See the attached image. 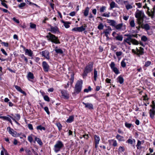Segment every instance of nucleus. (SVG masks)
Returning a JSON list of instances; mask_svg holds the SVG:
<instances>
[{
    "label": "nucleus",
    "instance_id": "27",
    "mask_svg": "<svg viewBox=\"0 0 155 155\" xmlns=\"http://www.w3.org/2000/svg\"><path fill=\"white\" fill-rule=\"evenodd\" d=\"M117 36L115 37V38L117 40L121 41L123 40V37L122 35L117 34Z\"/></svg>",
    "mask_w": 155,
    "mask_h": 155
},
{
    "label": "nucleus",
    "instance_id": "23",
    "mask_svg": "<svg viewBox=\"0 0 155 155\" xmlns=\"http://www.w3.org/2000/svg\"><path fill=\"white\" fill-rule=\"evenodd\" d=\"M131 137H130V138L126 141V142L129 144L132 145L134 143H135V140L134 139L130 138Z\"/></svg>",
    "mask_w": 155,
    "mask_h": 155
},
{
    "label": "nucleus",
    "instance_id": "21",
    "mask_svg": "<svg viewBox=\"0 0 155 155\" xmlns=\"http://www.w3.org/2000/svg\"><path fill=\"white\" fill-rule=\"evenodd\" d=\"M35 141H34V143H35V141H36L37 143L40 145L41 146L43 144V143L41 140L39 138H38L37 137L34 136Z\"/></svg>",
    "mask_w": 155,
    "mask_h": 155
},
{
    "label": "nucleus",
    "instance_id": "44",
    "mask_svg": "<svg viewBox=\"0 0 155 155\" xmlns=\"http://www.w3.org/2000/svg\"><path fill=\"white\" fill-rule=\"evenodd\" d=\"M56 125L57 126V127H58V130H61L62 127V126L61 124H60L59 123H57L56 124Z\"/></svg>",
    "mask_w": 155,
    "mask_h": 155
},
{
    "label": "nucleus",
    "instance_id": "54",
    "mask_svg": "<svg viewBox=\"0 0 155 155\" xmlns=\"http://www.w3.org/2000/svg\"><path fill=\"white\" fill-rule=\"evenodd\" d=\"M110 13L109 12L108 13H105L103 14L102 16L103 17H109L110 16Z\"/></svg>",
    "mask_w": 155,
    "mask_h": 155
},
{
    "label": "nucleus",
    "instance_id": "9",
    "mask_svg": "<svg viewBox=\"0 0 155 155\" xmlns=\"http://www.w3.org/2000/svg\"><path fill=\"white\" fill-rule=\"evenodd\" d=\"M115 28L118 30H124L125 29V25H124L123 23H120L115 25L114 26Z\"/></svg>",
    "mask_w": 155,
    "mask_h": 155
},
{
    "label": "nucleus",
    "instance_id": "42",
    "mask_svg": "<svg viewBox=\"0 0 155 155\" xmlns=\"http://www.w3.org/2000/svg\"><path fill=\"white\" fill-rule=\"evenodd\" d=\"M141 144V141L139 140H138L137 144L136 145V146L137 147V148L138 149H140Z\"/></svg>",
    "mask_w": 155,
    "mask_h": 155
},
{
    "label": "nucleus",
    "instance_id": "57",
    "mask_svg": "<svg viewBox=\"0 0 155 155\" xmlns=\"http://www.w3.org/2000/svg\"><path fill=\"white\" fill-rule=\"evenodd\" d=\"M151 64V61H147L145 63L144 66L146 67H147L148 66H149V65H150V64Z\"/></svg>",
    "mask_w": 155,
    "mask_h": 155
},
{
    "label": "nucleus",
    "instance_id": "25",
    "mask_svg": "<svg viewBox=\"0 0 155 155\" xmlns=\"http://www.w3.org/2000/svg\"><path fill=\"white\" fill-rule=\"evenodd\" d=\"M94 142L97 144H99L100 140V138L99 136L96 135H94Z\"/></svg>",
    "mask_w": 155,
    "mask_h": 155
},
{
    "label": "nucleus",
    "instance_id": "4",
    "mask_svg": "<svg viewBox=\"0 0 155 155\" xmlns=\"http://www.w3.org/2000/svg\"><path fill=\"white\" fill-rule=\"evenodd\" d=\"M93 64L92 62H89L85 68L83 76H86L87 74L93 70Z\"/></svg>",
    "mask_w": 155,
    "mask_h": 155
},
{
    "label": "nucleus",
    "instance_id": "18",
    "mask_svg": "<svg viewBox=\"0 0 155 155\" xmlns=\"http://www.w3.org/2000/svg\"><path fill=\"white\" fill-rule=\"evenodd\" d=\"M151 13L150 12L148 11L147 13L149 16L151 17L152 18H153L155 13V5L154 6L152 10H151Z\"/></svg>",
    "mask_w": 155,
    "mask_h": 155
},
{
    "label": "nucleus",
    "instance_id": "60",
    "mask_svg": "<svg viewBox=\"0 0 155 155\" xmlns=\"http://www.w3.org/2000/svg\"><path fill=\"white\" fill-rule=\"evenodd\" d=\"M69 23L68 22H64V25L66 28H68L70 27V25H69Z\"/></svg>",
    "mask_w": 155,
    "mask_h": 155
},
{
    "label": "nucleus",
    "instance_id": "31",
    "mask_svg": "<svg viewBox=\"0 0 155 155\" xmlns=\"http://www.w3.org/2000/svg\"><path fill=\"white\" fill-rule=\"evenodd\" d=\"M116 137L118 140L119 141H124V137H122L119 134H117V135Z\"/></svg>",
    "mask_w": 155,
    "mask_h": 155
},
{
    "label": "nucleus",
    "instance_id": "29",
    "mask_svg": "<svg viewBox=\"0 0 155 155\" xmlns=\"http://www.w3.org/2000/svg\"><path fill=\"white\" fill-rule=\"evenodd\" d=\"M150 116L152 118H153L155 114V110H154L151 109L150 110Z\"/></svg>",
    "mask_w": 155,
    "mask_h": 155
},
{
    "label": "nucleus",
    "instance_id": "48",
    "mask_svg": "<svg viewBox=\"0 0 155 155\" xmlns=\"http://www.w3.org/2000/svg\"><path fill=\"white\" fill-rule=\"evenodd\" d=\"M30 27L32 29L36 28V25L35 24L31 22L30 23Z\"/></svg>",
    "mask_w": 155,
    "mask_h": 155
},
{
    "label": "nucleus",
    "instance_id": "52",
    "mask_svg": "<svg viewBox=\"0 0 155 155\" xmlns=\"http://www.w3.org/2000/svg\"><path fill=\"white\" fill-rule=\"evenodd\" d=\"M104 28V25L102 23H100L97 26V28L99 30H102Z\"/></svg>",
    "mask_w": 155,
    "mask_h": 155
},
{
    "label": "nucleus",
    "instance_id": "6",
    "mask_svg": "<svg viewBox=\"0 0 155 155\" xmlns=\"http://www.w3.org/2000/svg\"><path fill=\"white\" fill-rule=\"evenodd\" d=\"M139 49L137 48H136V51L134 49L132 50V51L135 54H137L139 57L144 54V49L141 47H140Z\"/></svg>",
    "mask_w": 155,
    "mask_h": 155
},
{
    "label": "nucleus",
    "instance_id": "20",
    "mask_svg": "<svg viewBox=\"0 0 155 155\" xmlns=\"http://www.w3.org/2000/svg\"><path fill=\"white\" fill-rule=\"evenodd\" d=\"M125 36H127L128 37L124 40V42L127 43L130 41H131L132 39V36L130 35H125Z\"/></svg>",
    "mask_w": 155,
    "mask_h": 155
},
{
    "label": "nucleus",
    "instance_id": "61",
    "mask_svg": "<svg viewBox=\"0 0 155 155\" xmlns=\"http://www.w3.org/2000/svg\"><path fill=\"white\" fill-rule=\"evenodd\" d=\"M152 105H151L152 107L151 109L154 110L155 109V103L154 101H152Z\"/></svg>",
    "mask_w": 155,
    "mask_h": 155
},
{
    "label": "nucleus",
    "instance_id": "10",
    "mask_svg": "<svg viewBox=\"0 0 155 155\" xmlns=\"http://www.w3.org/2000/svg\"><path fill=\"white\" fill-rule=\"evenodd\" d=\"M42 65L44 71L46 72L48 71L49 69V66L47 63L45 61H43Z\"/></svg>",
    "mask_w": 155,
    "mask_h": 155
},
{
    "label": "nucleus",
    "instance_id": "17",
    "mask_svg": "<svg viewBox=\"0 0 155 155\" xmlns=\"http://www.w3.org/2000/svg\"><path fill=\"white\" fill-rule=\"evenodd\" d=\"M61 93L62 94L61 96L63 98L65 99H68L69 98V94L66 91H61Z\"/></svg>",
    "mask_w": 155,
    "mask_h": 155
},
{
    "label": "nucleus",
    "instance_id": "24",
    "mask_svg": "<svg viewBox=\"0 0 155 155\" xmlns=\"http://www.w3.org/2000/svg\"><path fill=\"white\" fill-rule=\"evenodd\" d=\"M109 142L110 143H112V145L114 147H116L117 145V141L114 140H109Z\"/></svg>",
    "mask_w": 155,
    "mask_h": 155
},
{
    "label": "nucleus",
    "instance_id": "26",
    "mask_svg": "<svg viewBox=\"0 0 155 155\" xmlns=\"http://www.w3.org/2000/svg\"><path fill=\"white\" fill-rule=\"evenodd\" d=\"M89 9V8L88 7H87L85 8L84 12V15L86 17L88 15Z\"/></svg>",
    "mask_w": 155,
    "mask_h": 155
},
{
    "label": "nucleus",
    "instance_id": "16",
    "mask_svg": "<svg viewBox=\"0 0 155 155\" xmlns=\"http://www.w3.org/2000/svg\"><path fill=\"white\" fill-rule=\"evenodd\" d=\"M50 31L54 34L59 32V29L57 27H53L51 26Z\"/></svg>",
    "mask_w": 155,
    "mask_h": 155
},
{
    "label": "nucleus",
    "instance_id": "22",
    "mask_svg": "<svg viewBox=\"0 0 155 155\" xmlns=\"http://www.w3.org/2000/svg\"><path fill=\"white\" fill-rule=\"evenodd\" d=\"M25 54L28 55L29 56L31 57L33 54V52L31 50L26 49L25 50Z\"/></svg>",
    "mask_w": 155,
    "mask_h": 155
},
{
    "label": "nucleus",
    "instance_id": "15",
    "mask_svg": "<svg viewBox=\"0 0 155 155\" xmlns=\"http://www.w3.org/2000/svg\"><path fill=\"white\" fill-rule=\"evenodd\" d=\"M82 103L85 105V108H87L89 109H93L94 107L93 104L90 103H85L84 102H83Z\"/></svg>",
    "mask_w": 155,
    "mask_h": 155
},
{
    "label": "nucleus",
    "instance_id": "64",
    "mask_svg": "<svg viewBox=\"0 0 155 155\" xmlns=\"http://www.w3.org/2000/svg\"><path fill=\"white\" fill-rule=\"evenodd\" d=\"M26 4L24 3H21L19 5L18 7L20 8H21L22 7L25 6V5Z\"/></svg>",
    "mask_w": 155,
    "mask_h": 155
},
{
    "label": "nucleus",
    "instance_id": "34",
    "mask_svg": "<svg viewBox=\"0 0 155 155\" xmlns=\"http://www.w3.org/2000/svg\"><path fill=\"white\" fill-rule=\"evenodd\" d=\"M133 4V3H132L131 4H130L128 3V4L126 5L125 7H126V9L127 10H128L132 8H133V7L132 5Z\"/></svg>",
    "mask_w": 155,
    "mask_h": 155
},
{
    "label": "nucleus",
    "instance_id": "56",
    "mask_svg": "<svg viewBox=\"0 0 155 155\" xmlns=\"http://www.w3.org/2000/svg\"><path fill=\"white\" fill-rule=\"evenodd\" d=\"M106 7L105 6H103L101 7L100 9V12H104V10L106 9Z\"/></svg>",
    "mask_w": 155,
    "mask_h": 155
},
{
    "label": "nucleus",
    "instance_id": "7",
    "mask_svg": "<svg viewBox=\"0 0 155 155\" xmlns=\"http://www.w3.org/2000/svg\"><path fill=\"white\" fill-rule=\"evenodd\" d=\"M85 25L84 27L82 26L80 27H75L73 28L72 29V31H78L79 32H82L86 29V28L87 27V25Z\"/></svg>",
    "mask_w": 155,
    "mask_h": 155
},
{
    "label": "nucleus",
    "instance_id": "58",
    "mask_svg": "<svg viewBox=\"0 0 155 155\" xmlns=\"http://www.w3.org/2000/svg\"><path fill=\"white\" fill-rule=\"evenodd\" d=\"M118 150L120 152H124V147L120 146L118 148Z\"/></svg>",
    "mask_w": 155,
    "mask_h": 155
},
{
    "label": "nucleus",
    "instance_id": "62",
    "mask_svg": "<svg viewBox=\"0 0 155 155\" xmlns=\"http://www.w3.org/2000/svg\"><path fill=\"white\" fill-rule=\"evenodd\" d=\"M15 89L18 91L20 92L21 91L22 89L20 87L17 85H15Z\"/></svg>",
    "mask_w": 155,
    "mask_h": 155
},
{
    "label": "nucleus",
    "instance_id": "51",
    "mask_svg": "<svg viewBox=\"0 0 155 155\" xmlns=\"http://www.w3.org/2000/svg\"><path fill=\"white\" fill-rule=\"evenodd\" d=\"M121 66L123 68H124L126 66V64L124 61V60H123L121 63Z\"/></svg>",
    "mask_w": 155,
    "mask_h": 155
},
{
    "label": "nucleus",
    "instance_id": "45",
    "mask_svg": "<svg viewBox=\"0 0 155 155\" xmlns=\"http://www.w3.org/2000/svg\"><path fill=\"white\" fill-rule=\"evenodd\" d=\"M32 136H34L31 134V135L28 136V140L31 143H32L33 141V138L32 137Z\"/></svg>",
    "mask_w": 155,
    "mask_h": 155
},
{
    "label": "nucleus",
    "instance_id": "40",
    "mask_svg": "<svg viewBox=\"0 0 155 155\" xmlns=\"http://www.w3.org/2000/svg\"><path fill=\"white\" fill-rule=\"evenodd\" d=\"M55 51L57 53H59L62 54L63 53V51L61 49H55Z\"/></svg>",
    "mask_w": 155,
    "mask_h": 155
},
{
    "label": "nucleus",
    "instance_id": "37",
    "mask_svg": "<svg viewBox=\"0 0 155 155\" xmlns=\"http://www.w3.org/2000/svg\"><path fill=\"white\" fill-rule=\"evenodd\" d=\"M36 128L37 130H45V128L44 127H42L41 125L37 126Z\"/></svg>",
    "mask_w": 155,
    "mask_h": 155
},
{
    "label": "nucleus",
    "instance_id": "46",
    "mask_svg": "<svg viewBox=\"0 0 155 155\" xmlns=\"http://www.w3.org/2000/svg\"><path fill=\"white\" fill-rule=\"evenodd\" d=\"M6 2V1L5 0H4L3 1H2L1 2V4L4 7H5L6 8H8V6L7 4L4 3V2Z\"/></svg>",
    "mask_w": 155,
    "mask_h": 155
},
{
    "label": "nucleus",
    "instance_id": "53",
    "mask_svg": "<svg viewBox=\"0 0 155 155\" xmlns=\"http://www.w3.org/2000/svg\"><path fill=\"white\" fill-rule=\"evenodd\" d=\"M71 80V85L72 83H73L74 80V74H72L71 75V78L70 79Z\"/></svg>",
    "mask_w": 155,
    "mask_h": 155
},
{
    "label": "nucleus",
    "instance_id": "43",
    "mask_svg": "<svg viewBox=\"0 0 155 155\" xmlns=\"http://www.w3.org/2000/svg\"><path fill=\"white\" fill-rule=\"evenodd\" d=\"M130 26L132 27H134L135 26V23L134 20L131 21L130 22Z\"/></svg>",
    "mask_w": 155,
    "mask_h": 155
},
{
    "label": "nucleus",
    "instance_id": "47",
    "mask_svg": "<svg viewBox=\"0 0 155 155\" xmlns=\"http://www.w3.org/2000/svg\"><path fill=\"white\" fill-rule=\"evenodd\" d=\"M25 151L27 155H33L32 153L30 150L26 149L25 150Z\"/></svg>",
    "mask_w": 155,
    "mask_h": 155
},
{
    "label": "nucleus",
    "instance_id": "8",
    "mask_svg": "<svg viewBox=\"0 0 155 155\" xmlns=\"http://www.w3.org/2000/svg\"><path fill=\"white\" fill-rule=\"evenodd\" d=\"M110 66L113 71L117 74L119 73V71L117 68L115 67V64L113 62H112L110 65Z\"/></svg>",
    "mask_w": 155,
    "mask_h": 155
},
{
    "label": "nucleus",
    "instance_id": "14",
    "mask_svg": "<svg viewBox=\"0 0 155 155\" xmlns=\"http://www.w3.org/2000/svg\"><path fill=\"white\" fill-rule=\"evenodd\" d=\"M41 54L43 56L48 59H49V52L46 50L43 51L41 52Z\"/></svg>",
    "mask_w": 155,
    "mask_h": 155
},
{
    "label": "nucleus",
    "instance_id": "2",
    "mask_svg": "<svg viewBox=\"0 0 155 155\" xmlns=\"http://www.w3.org/2000/svg\"><path fill=\"white\" fill-rule=\"evenodd\" d=\"M48 40L51 42L56 44H59L60 43L58 37H56L55 35L49 32L48 35L46 36Z\"/></svg>",
    "mask_w": 155,
    "mask_h": 155
},
{
    "label": "nucleus",
    "instance_id": "35",
    "mask_svg": "<svg viewBox=\"0 0 155 155\" xmlns=\"http://www.w3.org/2000/svg\"><path fill=\"white\" fill-rule=\"evenodd\" d=\"M118 81L120 84L123 83L124 81V79L122 77L119 76L117 78Z\"/></svg>",
    "mask_w": 155,
    "mask_h": 155
},
{
    "label": "nucleus",
    "instance_id": "50",
    "mask_svg": "<svg viewBox=\"0 0 155 155\" xmlns=\"http://www.w3.org/2000/svg\"><path fill=\"white\" fill-rule=\"evenodd\" d=\"M125 126L127 128H130L132 125V124L130 123H128L127 122H126L125 123Z\"/></svg>",
    "mask_w": 155,
    "mask_h": 155
},
{
    "label": "nucleus",
    "instance_id": "11",
    "mask_svg": "<svg viewBox=\"0 0 155 155\" xmlns=\"http://www.w3.org/2000/svg\"><path fill=\"white\" fill-rule=\"evenodd\" d=\"M7 129L9 133L13 136L16 137L17 136V132L14 131L13 130L11 129L10 127H7Z\"/></svg>",
    "mask_w": 155,
    "mask_h": 155
},
{
    "label": "nucleus",
    "instance_id": "33",
    "mask_svg": "<svg viewBox=\"0 0 155 155\" xmlns=\"http://www.w3.org/2000/svg\"><path fill=\"white\" fill-rule=\"evenodd\" d=\"M74 119V117L73 116H70L69 118L66 120V122L68 123H70L72 122Z\"/></svg>",
    "mask_w": 155,
    "mask_h": 155
},
{
    "label": "nucleus",
    "instance_id": "59",
    "mask_svg": "<svg viewBox=\"0 0 155 155\" xmlns=\"http://www.w3.org/2000/svg\"><path fill=\"white\" fill-rule=\"evenodd\" d=\"M8 116L10 117L15 122V123L18 125H19L20 124L17 121V120H15V119L13 117H12V116H11L9 115Z\"/></svg>",
    "mask_w": 155,
    "mask_h": 155
},
{
    "label": "nucleus",
    "instance_id": "39",
    "mask_svg": "<svg viewBox=\"0 0 155 155\" xmlns=\"http://www.w3.org/2000/svg\"><path fill=\"white\" fill-rule=\"evenodd\" d=\"M97 76V71L95 69H94V78L95 81L96 80Z\"/></svg>",
    "mask_w": 155,
    "mask_h": 155
},
{
    "label": "nucleus",
    "instance_id": "49",
    "mask_svg": "<svg viewBox=\"0 0 155 155\" xmlns=\"http://www.w3.org/2000/svg\"><path fill=\"white\" fill-rule=\"evenodd\" d=\"M21 58L24 59V60L25 61L26 63H27L28 60L26 57H25L24 54H22L21 55Z\"/></svg>",
    "mask_w": 155,
    "mask_h": 155
},
{
    "label": "nucleus",
    "instance_id": "36",
    "mask_svg": "<svg viewBox=\"0 0 155 155\" xmlns=\"http://www.w3.org/2000/svg\"><path fill=\"white\" fill-rule=\"evenodd\" d=\"M110 9H112L115 7H117L116 4L115 2H112L110 4Z\"/></svg>",
    "mask_w": 155,
    "mask_h": 155
},
{
    "label": "nucleus",
    "instance_id": "19",
    "mask_svg": "<svg viewBox=\"0 0 155 155\" xmlns=\"http://www.w3.org/2000/svg\"><path fill=\"white\" fill-rule=\"evenodd\" d=\"M107 22L110 24V25L111 26L114 27L115 25L117 24L116 22L113 20H107Z\"/></svg>",
    "mask_w": 155,
    "mask_h": 155
},
{
    "label": "nucleus",
    "instance_id": "1",
    "mask_svg": "<svg viewBox=\"0 0 155 155\" xmlns=\"http://www.w3.org/2000/svg\"><path fill=\"white\" fill-rule=\"evenodd\" d=\"M135 15V17L137 18L138 24L140 25L143 23L144 18H146V16L143 11L137 10Z\"/></svg>",
    "mask_w": 155,
    "mask_h": 155
},
{
    "label": "nucleus",
    "instance_id": "38",
    "mask_svg": "<svg viewBox=\"0 0 155 155\" xmlns=\"http://www.w3.org/2000/svg\"><path fill=\"white\" fill-rule=\"evenodd\" d=\"M131 42L134 45H137L139 44L138 41L136 39H132Z\"/></svg>",
    "mask_w": 155,
    "mask_h": 155
},
{
    "label": "nucleus",
    "instance_id": "28",
    "mask_svg": "<svg viewBox=\"0 0 155 155\" xmlns=\"http://www.w3.org/2000/svg\"><path fill=\"white\" fill-rule=\"evenodd\" d=\"M0 117L3 119L5 120H8V121H9L11 124H12V120L10 118H11L10 117H8L6 116H2Z\"/></svg>",
    "mask_w": 155,
    "mask_h": 155
},
{
    "label": "nucleus",
    "instance_id": "12",
    "mask_svg": "<svg viewBox=\"0 0 155 155\" xmlns=\"http://www.w3.org/2000/svg\"><path fill=\"white\" fill-rule=\"evenodd\" d=\"M112 31L111 28L110 26H108L107 29L105 30L103 33H105V35L107 37H108V35L110 34Z\"/></svg>",
    "mask_w": 155,
    "mask_h": 155
},
{
    "label": "nucleus",
    "instance_id": "55",
    "mask_svg": "<svg viewBox=\"0 0 155 155\" xmlns=\"http://www.w3.org/2000/svg\"><path fill=\"white\" fill-rule=\"evenodd\" d=\"M91 90V87L89 86L88 87V89H85L84 90V92H87V93L89 91H90Z\"/></svg>",
    "mask_w": 155,
    "mask_h": 155
},
{
    "label": "nucleus",
    "instance_id": "41",
    "mask_svg": "<svg viewBox=\"0 0 155 155\" xmlns=\"http://www.w3.org/2000/svg\"><path fill=\"white\" fill-rule=\"evenodd\" d=\"M148 38L147 37L145 36H143L141 38V40L144 42H146L147 41Z\"/></svg>",
    "mask_w": 155,
    "mask_h": 155
},
{
    "label": "nucleus",
    "instance_id": "63",
    "mask_svg": "<svg viewBox=\"0 0 155 155\" xmlns=\"http://www.w3.org/2000/svg\"><path fill=\"white\" fill-rule=\"evenodd\" d=\"M44 100L45 101H48V102L50 101L49 98L48 96H47V95L45 96H44Z\"/></svg>",
    "mask_w": 155,
    "mask_h": 155
},
{
    "label": "nucleus",
    "instance_id": "13",
    "mask_svg": "<svg viewBox=\"0 0 155 155\" xmlns=\"http://www.w3.org/2000/svg\"><path fill=\"white\" fill-rule=\"evenodd\" d=\"M139 25H141V28L144 29L147 31H148L150 29V27L148 24H144L143 23Z\"/></svg>",
    "mask_w": 155,
    "mask_h": 155
},
{
    "label": "nucleus",
    "instance_id": "5",
    "mask_svg": "<svg viewBox=\"0 0 155 155\" xmlns=\"http://www.w3.org/2000/svg\"><path fill=\"white\" fill-rule=\"evenodd\" d=\"M63 143L61 141H58L54 146V151L57 153L64 147Z\"/></svg>",
    "mask_w": 155,
    "mask_h": 155
},
{
    "label": "nucleus",
    "instance_id": "3",
    "mask_svg": "<svg viewBox=\"0 0 155 155\" xmlns=\"http://www.w3.org/2000/svg\"><path fill=\"white\" fill-rule=\"evenodd\" d=\"M82 81L81 80L78 81L75 85L74 93L78 94L81 91L82 85Z\"/></svg>",
    "mask_w": 155,
    "mask_h": 155
},
{
    "label": "nucleus",
    "instance_id": "32",
    "mask_svg": "<svg viewBox=\"0 0 155 155\" xmlns=\"http://www.w3.org/2000/svg\"><path fill=\"white\" fill-rule=\"evenodd\" d=\"M12 115L13 116L12 117H13L15 119V120H19L21 117L20 115L18 114H15V116H14L13 114H12Z\"/></svg>",
    "mask_w": 155,
    "mask_h": 155
},
{
    "label": "nucleus",
    "instance_id": "30",
    "mask_svg": "<svg viewBox=\"0 0 155 155\" xmlns=\"http://www.w3.org/2000/svg\"><path fill=\"white\" fill-rule=\"evenodd\" d=\"M34 78V76L33 73L31 72H29L28 74V79H33Z\"/></svg>",
    "mask_w": 155,
    "mask_h": 155
}]
</instances>
